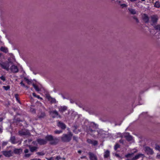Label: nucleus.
Here are the masks:
<instances>
[{
	"label": "nucleus",
	"instance_id": "f257e3e1",
	"mask_svg": "<svg viewBox=\"0 0 160 160\" xmlns=\"http://www.w3.org/2000/svg\"><path fill=\"white\" fill-rule=\"evenodd\" d=\"M45 138L47 139V142H48L49 144L51 145H56L59 142V140L58 138L54 137L52 135H47Z\"/></svg>",
	"mask_w": 160,
	"mask_h": 160
},
{
	"label": "nucleus",
	"instance_id": "f03ea898",
	"mask_svg": "<svg viewBox=\"0 0 160 160\" xmlns=\"http://www.w3.org/2000/svg\"><path fill=\"white\" fill-rule=\"evenodd\" d=\"M72 134L71 132L68 134H64L61 138L62 141L63 142H69L71 140Z\"/></svg>",
	"mask_w": 160,
	"mask_h": 160
},
{
	"label": "nucleus",
	"instance_id": "7ed1b4c3",
	"mask_svg": "<svg viewBox=\"0 0 160 160\" xmlns=\"http://www.w3.org/2000/svg\"><path fill=\"white\" fill-rule=\"evenodd\" d=\"M1 152L3 155L7 157H10L13 155V152L11 150H6Z\"/></svg>",
	"mask_w": 160,
	"mask_h": 160
},
{
	"label": "nucleus",
	"instance_id": "20e7f679",
	"mask_svg": "<svg viewBox=\"0 0 160 160\" xmlns=\"http://www.w3.org/2000/svg\"><path fill=\"white\" fill-rule=\"evenodd\" d=\"M19 134L21 136H28L30 135V133L29 130L24 129L18 131Z\"/></svg>",
	"mask_w": 160,
	"mask_h": 160
},
{
	"label": "nucleus",
	"instance_id": "39448f33",
	"mask_svg": "<svg viewBox=\"0 0 160 160\" xmlns=\"http://www.w3.org/2000/svg\"><path fill=\"white\" fill-rule=\"evenodd\" d=\"M10 62H5L0 63V65L2 68L7 71H8L10 66L9 63Z\"/></svg>",
	"mask_w": 160,
	"mask_h": 160
},
{
	"label": "nucleus",
	"instance_id": "423d86ee",
	"mask_svg": "<svg viewBox=\"0 0 160 160\" xmlns=\"http://www.w3.org/2000/svg\"><path fill=\"white\" fill-rule=\"evenodd\" d=\"M144 150L146 153L147 155H152L154 153V152L152 149L151 148L149 147H145L144 149Z\"/></svg>",
	"mask_w": 160,
	"mask_h": 160
},
{
	"label": "nucleus",
	"instance_id": "0eeeda50",
	"mask_svg": "<svg viewBox=\"0 0 160 160\" xmlns=\"http://www.w3.org/2000/svg\"><path fill=\"white\" fill-rule=\"evenodd\" d=\"M37 141L38 143L40 145L46 144L47 143V140L45 138V139L38 138L37 139Z\"/></svg>",
	"mask_w": 160,
	"mask_h": 160
},
{
	"label": "nucleus",
	"instance_id": "6e6552de",
	"mask_svg": "<svg viewBox=\"0 0 160 160\" xmlns=\"http://www.w3.org/2000/svg\"><path fill=\"white\" fill-rule=\"evenodd\" d=\"M88 154L90 160H98L97 157L93 153L90 152L88 153Z\"/></svg>",
	"mask_w": 160,
	"mask_h": 160
},
{
	"label": "nucleus",
	"instance_id": "1a4fd4ad",
	"mask_svg": "<svg viewBox=\"0 0 160 160\" xmlns=\"http://www.w3.org/2000/svg\"><path fill=\"white\" fill-rule=\"evenodd\" d=\"M46 98L50 102L52 103H55L56 102V99L54 98H52L49 94L46 95Z\"/></svg>",
	"mask_w": 160,
	"mask_h": 160
},
{
	"label": "nucleus",
	"instance_id": "9d476101",
	"mask_svg": "<svg viewBox=\"0 0 160 160\" xmlns=\"http://www.w3.org/2000/svg\"><path fill=\"white\" fill-rule=\"evenodd\" d=\"M59 111L61 113H63L67 110L68 107L65 106H61L58 107Z\"/></svg>",
	"mask_w": 160,
	"mask_h": 160
},
{
	"label": "nucleus",
	"instance_id": "9b49d317",
	"mask_svg": "<svg viewBox=\"0 0 160 160\" xmlns=\"http://www.w3.org/2000/svg\"><path fill=\"white\" fill-rule=\"evenodd\" d=\"M22 152V150L21 148L19 149L15 148L13 151V154L14 153L17 155H20Z\"/></svg>",
	"mask_w": 160,
	"mask_h": 160
},
{
	"label": "nucleus",
	"instance_id": "f8f14e48",
	"mask_svg": "<svg viewBox=\"0 0 160 160\" xmlns=\"http://www.w3.org/2000/svg\"><path fill=\"white\" fill-rule=\"evenodd\" d=\"M30 151L32 152H33L37 151L38 148L37 146H32L29 145L28 146Z\"/></svg>",
	"mask_w": 160,
	"mask_h": 160
},
{
	"label": "nucleus",
	"instance_id": "ddd939ff",
	"mask_svg": "<svg viewBox=\"0 0 160 160\" xmlns=\"http://www.w3.org/2000/svg\"><path fill=\"white\" fill-rule=\"evenodd\" d=\"M57 126L59 128H61L63 130L65 129L66 128V126L65 124L64 123L60 121L58 122L57 124Z\"/></svg>",
	"mask_w": 160,
	"mask_h": 160
},
{
	"label": "nucleus",
	"instance_id": "4468645a",
	"mask_svg": "<svg viewBox=\"0 0 160 160\" xmlns=\"http://www.w3.org/2000/svg\"><path fill=\"white\" fill-rule=\"evenodd\" d=\"M11 71L14 73H17L18 72V69L17 66L12 65L10 68Z\"/></svg>",
	"mask_w": 160,
	"mask_h": 160
},
{
	"label": "nucleus",
	"instance_id": "2eb2a0df",
	"mask_svg": "<svg viewBox=\"0 0 160 160\" xmlns=\"http://www.w3.org/2000/svg\"><path fill=\"white\" fill-rule=\"evenodd\" d=\"M151 18V21L153 23H157L158 19V16L156 15L152 16Z\"/></svg>",
	"mask_w": 160,
	"mask_h": 160
},
{
	"label": "nucleus",
	"instance_id": "dca6fc26",
	"mask_svg": "<svg viewBox=\"0 0 160 160\" xmlns=\"http://www.w3.org/2000/svg\"><path fill=\"white\" fill-rule=\"evenodd\" d=\"M144 154L142 153H139L136 155L134 157H133L132 159V160H136L138 159L140 157L143 158L144 157Z\"/></svg>",
	"mask_w": 160,
	"mask_h": 160
},
{
	"label": "nucleus",
	"instance_id": "f3484780",
	"mask_svg": "<svg viewBox=\"0 0 160 160\" xmlns=\"http://www.w3.org/2000/svg\"><path fill=\"white\" fill-rule=\"evenodd\" d=\"M142 18L144 22L146 23H148L149 22V18L148 16L146 14H144L142 16Z\"/></svg>",
	"mask_w": 160,
	"mask_h": 160
},
{
	"label": "nucleus",
	"instance_id": "a211bd4d",
	"mask_svg": "<svg viewBox=\"0 0 160 160\" xmlns=\"http://www.w3.org/2000/svg\"><path fill=\"white\" fill-rule=\"evenodd\" d=\"M89 127L97 129L98 128V125L94 122H90Z\"/></svg>",
	"mask_w": 160,
	"mask_h": 160
},
{
	"label": "nucleus",
	"instance_id": "6ab92c4d",
	"mask_svg": "<svg viewBox=\"0 0 160 160\" xmlns=\"http://www.w3.org/2000/svg\"><path fill=\"white\" fill-rule=\"evenodd\" d=\"M9 141L13 144L17 143L15 137L14 136H12L10 138Z\"/></svg>",
	"mask_w": 160,
	"mask_h": 160
},
{
	"label": "nucleus",
	"instance_id": "aec40b11",
	"mask_svg": "<svg viewBox=\"0 0 160 160\" xmlns=\"http://www.w3.org/2000/svg\"><path fill=\"white\" fill-rule=\"evenodd\" d=\"M124 137L126 138V140L128 141H131L132 139V136L129 135L128 134H126L125 135H124Z\"/></svg>",
	"mask_w": 160,
	"mask_h": 160
},
{
	"label": "nucleus",
	"instance_id": "412c9836",
	"mask_svg": "<svg viewBox=\"0 0 160 160\" xmlns=\"http://www.w3.org/2000/svg\"><path fill=\"white\" fill-rule=\"evenodd\" d=\"M38 118H43L46 116V114L44 112H42L38 114Z\"/></svg>",
	"mask_w": 160,
	"mask_h": 160
},
{
	"label": "nucleus",
	"instance_id": "4be33fe9",
	"mask_svg": "<svg viewBox=\"0 0 160 160\" xmlns=\"http://www.w3.org/2000/svg\"><path fill=\"white\" fill-rule=\"evenodd\" d=\"M110 156V151L109 150H107L104 153V157L105 158H107Z\"/></svg>",
	"mask_w": 160,
	"mask_h": 160
},
{
	"label": "nucleus",
	"instance_id": "5701e85b",
	"mask_svg": "<svg viewBox=\"0 0 160 160\" xmlns=\"http://www.w3.org/2000/svg\"><path fill=\"white\" fill-rule=\"evenodd\" d=\"M128 10L129 12H130V13L132 14H136V12L135 10L134 9L130 8H128Z\"/></svg>",
	"mask_w": 160,
	"mask_h": 160
},
{
	"label": "nucleus",
	"instance_id": "b1692460",
	"mask_svg": "<svg viewBox=\"0 0 160 160\" xmlns=\"http://www.w3.org/2000/svg\"><path fill=\"white\" fill-rule=\"evenodd\" d=\"M1 50L4 52L7 53L8 52V50L7 48L2 47L1 48Z\"/></svg>",
	"mask_w": 160,
	"mask_h": 160
},
{
	"label": "nucleus",
	"instance_id": "393cba45",
	"mask_svg": "<svg viewBox=\"0 0 160 160\" xmlns=\"http://www.w3.org/2000/svg\"><path fill=\"white\" fill-rule=\"evenodd\" d=\"M51 114L53 115H56V116L58 115V113L56 110H54L50 112Z\"/></svg>",
	"mask_w": 160,
	"mask_h": 160
},
{
	"label": "nucleus",
	"instance_id": "a878e982",
	"mask_svg": "<svg viewBox=\"0 0 160 160\" xmlns=\"http://www.w3.org/2000/svg\"><path fill=\"white\" fill-rule=\"evenodd\" d=\"M155 30L160 31V25L158 24L154 26Z\"/></svg>",
	"mask_w": 160,
	"mask_h": 160
},
{
	"label": "nucleus",
	"instance_id": "bb28decb",
	"mask_svg": "<svg viewBox=\"0 0 160 160\" xmlns=\"http://www.w3.org/2000/svg\"><path fill=\"white\" fill-rule=\"evenodd\" d=\"M91 128V127H89V128L87 130L88 133L92 132L95 131V130H92Z\"/></svg>",
	"mask_w": 160,
	"mask_h": 160
},
{
	"label": "nucleus",
	"instance_id": "cd10ccee",
	"mask_svg": "<svg viewBox=\"0 0 160 160\" xmlns=\"http://www.w3.org/2000/svg\"><path fill=\"white\" fill-rule=\"evenodd\" d=\"M154 6L158 8H159L160 7L159 2L158 1H157L154 4Z\"/></svg>",
	"mask_w": 160,
	"mask_h": 160
},
{
	"label": "nucleus",
	"instance_id": "c85d7f7f",
	"mask_svg": "<svg viewBox=\"0 0 160 160\" xmlns=\"http://www.w3.org/2000/svg\"><path fill=\"white\" fill-rule=\"evenodd\" d=\"M2 88L5 90L8 91V90H9V89L10 88V86L9 85H8L7 86H4L2 87Z\"/></svg>",
	"mask_w": 160,
	"mask_h": 160
},
{
	"label": "nucleus",
	"instance_id": "c756f323",
	"mask_svg": "<svg viewBox=\"0 0 160 160\" xmlns=\"http://www.w3.org/2000/svg\"><path fill=\"white\" fill-rule=\"evenodd\" d=\"M32 86L36 91H39L40 90L39 88L35 84L33 83Z\"/></svg>",
	"mask_w": 160,
	"mask_h": 160
},
{
	"label": "nucleus",
	"instance_id": "7c9ffc66",
	"mask_svg": "<svg viewBox=\"0 0 160 160\" xmlns=\"http://www.w3.org/2000/svg\"><path fill=\"white\" fill-rule=\"evenodd\" d=\"M15 98H16V100L19 103H20V101L18 98V95L17 94L15 95Z\"/></svg>",
	"mask_w": 160,
	"mask_h": 160
},
{
	"label": "nucleus",
	"instance_id": "2f4dec72",
	"mask_svg": "<svg viewBox=\"0 0 160 160\" xmlns=\"http://www.w3.org/2000/svg\"><path fill=\"white\" fill-rule=\"evenodd\" d=\"M98 144V142L96 140H93L92 142V144L93 146H96Z\"/></svg>",
	"mask_w": 160,
	"mask_h": 160
},
{
	"label": "nucleus",
	"instance_id": "473e14b6",
	"mask_svg": "<svg viewBox=\"0 0 160 160\" xmlns=\"http://www.w3.org/2000/svg\"><path fill=\"white\" fill-rule=\"evenodd\" d=\"M36 154L39 155L43 156L45 155V153L43 152H38Z\"/></svg>",
	"mask_w": 160,
	"mask_h": 160
},
{
	"label": "nucleus",
	"instance_id": "72a5a7b5",
	"mask_svg": "<svg viewBox=\"0 0 160 160\" xmlns=\"http://www.w3.org/2000/svg\"><path fill=\"white\" fill-rule=\"evenodd\" d=\"M133 153H128L127 155H126L125 157L127 158H128L129 157H131L133 155Z\"/></svg>",
	"mask_w": 160,
	"mask_h": 160
},
{
	"label": "nucleus",
	"instance_id": "f704fd0d",
	"mask_svg": "<svg viewBox=\"0 0 160 160\" xmlns=\"http://www.w3.org/2000/svg\"><path fill=\"white\" fill-rule=\"evenodd\" d=\"M155 148L157 150L160 151V145L156 144Z\"/></svg>",
	"mask_w": 160,
	"mask_h": 160
},
{
	"label": "nucleus",
	"instance_id": "c9c22d12",
	"mask_svg": "<svg viewBox=\"0 0 160 160\" xmlns=\"http://www.w3.org/2000/svg\"><path fill=\"white\" fill-rule=\"evenodd\" d=\"M120 147V146L118 144H116L114 146V149L115 150H116L117 149L119 148Z\"/></svg>",
	"mask_w": 160,
	"mask_h": 160
},
{
	"label": "nucleus",
	"instance_id": "e433bc0d",
	"mask_svg": "<svg viewBox=\"0 0 160 160\" xmlns=\"http://www.w3.org/2000/svg\"><path fill=\"white\" fill-rule=\"evenodd\" d=\"M62 132V130H56L54 131L55 133L56 134H60Z\"/></svg>",
	"mask_w": 160,
	"mask_h": 160
},
{
	"label": "nucleus",
	"instance_id": "4c0bfd02",
	"mask_svg": "<svg viewBox=\"0 0 160 160\" xmlns=\"http://www.w3.org/2000/svg\"><path fill=\"white\" fill-rule=\"evenodd\" d=\"M120 6L122 8H126L128 5L125 4H120Z\"/></svg>",
	"mask_w": 160,
	"mask_h": 160
},
{
	"label": "nucleus",
	"instance_id": "58836bf2",
	"mask_svg": "<svg viewBox=\"0 0 160 160\" xmlns=\"http://www.w3.org/2000/svg\"><path fill=\"white\" fill-rule=\"evenodd\" d=\"M24 79L26 80V81L28 84H30L31 83V81L28 79L26 78H25Z\"/></svg>",
	"mask_w": 160,
	"mask_h": 160
},
{
	"label": "nucleus",
	"instance_id": "ea45409f",
	"mask_svg": "<svg viewBox=\"0 0 160 160\" xmlns=\"http://www.w3.org/2000/svg\"><path fill=\"white\" fill-rule=\"evenodd\" d=\"M0 78L3 81H4L6 80L5 77L3 76H2L0 77Z\"/></svg>",
	"mask_w": 160,
	"mask_h": 160
},
{
	"label": "nucleus",
	"instance_id": "a19ab883",
	"mask_svg": "<svg viewBox=\"0 0 160 160\" xmlns=\"http://www.w3.org/2000/svg\"><path fill=\"white\" fill-rule=\"evenodd\" d=\"M133 18L135 20L136 22L138 23L139 22V21L138 20V18L136 17L135 16H133Z\"/></svg>",
	"mask_w": 160,
	"mask_h": 160
},
{
	"label": "nucleus",
	"instance_id": "79ce46f5",
	"mask_svg": "<svg viewBox=\"0 0 160 160\" xmlns=\"http://www.w3.org/2000/svg\"><path fill=\"white\" fill-rule=\"evenodd\" d=\"M32 154L28 153V154H25L24 155V157L27 158L29 157Z\"/></svg>",
	"mask_w": 160,
	"mask_h": 160
},
{
	"label": "nucleus",
	"instance_id": "37998d69",
	"mask_svg": "<svg viewBox=\"0 0 160 160\" xmlns=\"http://www.w3.org/2000/svg\"><path fill=\"white\" fill-rule=\"evenodd\" d=\"M92 141L93 140H91V139H88L87 140L88 142V143H89L90 144H92Z\"/></svg>",
	"mask_w": 160,
	"mask_h": 160
},
{
	"label": "nucleus",
	"instance_id": "c03bdc74",
	"mask_svg": "<svg viewBox=\"0 0 160 160\" xmlns=\"http://www.w3.org/2000/svg\"><path fill=\"white\" fill-rule=\"evenodd\" d=\"M8 143V142H3L2 143V145L3 146H5L7 145Z\"/></svg>",
	"mask_w": 160,
	"mask_h": 160
},
{
	"label": "nucleus",
	"instance_id": "a18cd8bd",
	"mask_svg": "<svg viewBox=\"0 0 160 160\" xmlns=\"http://www.w3.org/2000/svg\"><path fill=\"white\" fill-rule=\"evenodd\" d=\"M3 131V128L2 125H0V133L2 132Z\"/></svg>",
	"mask_w": 160,
	"mask_h": 160
},
{
	"label": "nucleus",
	"instance_id": "49530a36",
	"mask_svg": "<svg viewBox=\"0 0 160 160\" xmlns=\"http://www.w3.org/2000/svg\"><path fill=\"white\" fill-rule=\"evenodd\" d=\"M29 152V150L28 149H25L24 150V152L25 154L28 153Z\"/></svg>",
	"mask_w": 160,
	"mask_h": 160
},
{
	"label": "nucleus",
	"instance_id": "de8ad7c7",
	"mask_svg": "<svg viewBox=\"0 0 160 160\" xmlns=\"http://www.w3.org/2000/svg\"><path fill=\"white\" fill-rule=\"evenodd\" d=\"M61 158L59 156H57L56 158V159L57 160H59Z\"/></svg>",
	"mask_w": 160,
	"mask_h": 160
},
{
	"label": "nucleus",
	"instance_id": "09e8293b",
	"mask_svg": "<svg viewBox=\"0 0 160 160\" xmlns=\"http://www.w3.org/2000/svg\"><path fill=\"white\" fill-rule=\"evenodd\" d=\"M20 84L23 87H25V84L22 81L20 82Z\"/></svg>",
	"mask_w": 160,
	"mask_h": 160
},
{
	"label": "nucleus",
	"instance_id": "8fccbe9b",
	"mask_svg": "<svg viewBox=\"0 0 160 160\" xmlns=\"http://www.w3.org/2000/svg\"><path fill=\"white\" fill-rule=\"evenodd\" d=\"M48 160H54L53 158H46Z\"/></svg>",
	"mask_w": 160,
	"mask_h": 160
},
{
	"label": "nucleus",
	"instance_id": "3c124183",
	"mask_svg": "<svg viewBox=\"0 0 160 160\" xmlns=\"http://www.w3.org/2000/svg\"><path fill=\"white\" fill-rule=\"evenodd\" d=\"M77 138L75 136L73 137V140L77 141Z\"/></svg>",
	"mask_w": 160,
	"mask_h": 160
},
{
	"label": "nucleus",
	"instance_id": "603ef678",
	"mask_svg": "<svg viewBox=\"0 0 160 160\" xmlns=\"http://www.w3.org/2000/svg\"><path fill=\"white\" fill-rule=\"evenodd\" d=\"M115 156L118 158H120V157L119 156V155L118 154L116 153L115 154Z\"/></svg>",
	"mask_w": 160,
	"mask_h": 160
},
{
	"label": "nucleus",
	"instance_id": "864d4df0",
	"mask_svg": "<svg viewBox=\"0 0 160 160\" xmlns=\"http://www.w3.org/2000/svg\"><path fill=\"white\" fill-rule=\"evenodd\" d=\"M86 158V156H82V157H81V158L82 159L83 158Z\"/></svg>",
	"mask_w": 160,
	"mask_h": 160
},
{
	"label": "nucleus",
	"instance_id": "5fc2aeb1",
	"mask_svg": "<svg viewBox=\"0 0 160 160\" xmlns=\"http://www.w3.org/2000/svg\"><path fill=\"white\" fill-rule=\"evenodd\" d=\"M3 119V118L2 117L0 118V122H2Z\"/></svg>",
	"mask_w": 160,
	"mask_h": 160
},
{
	"label": "nucleus",
	"instance_id": "6e6d98bb",
	"mask_svg": "<svg viewBox=\"0 0 160 160\" xmlns=\"http://www.w3.org/2000/svg\"><path fill=\"white\" fill-rule=\"evenodd\" d=\"M119 142H120V143H123V140H122L121 139L120 140H119Z\"/></svg>",
	"mask_w": 160,
	"mask_h": 160
},
{
	"label": "nucleus",
	"instance_id": "4d7b16f0",
	"mask_svg": "<svg viewBox=\"0 0 160 160\" xmlns=\"http://www.w3.org/2000/svg\"><path fill=\"white\" fill-rule=\"evenodd\" d=\"M32 95H33V96H34V97H36L37 96V95L35 93H32Z\"/></svg>",
	"mask_w": 160,
	"mask_h": 160
},
{
	"label": "nucleus",
	"instance_id": "13d9d810",
	"mask_svg": "<svg viewBox=\"0 0 160 160\" xmlns=\"http://www.w3.org/2000/svg\"><path fill=\"white\" fill-rule=\"evenodd\" d=\"M82 152V151L81 150H79L78 151V152L80 154Z\"/></svg>",
	"mask_w": 160,
	"mask_h": 160
},
{
	"label": "nucleus",
	"instance_id": "bf43d9fd",
	"mask_svg": "<svg viewBox=\"0 0 160 160\" xmlns=\"http://www.w3.org/2000/svg\"><path fill=\"white\" fill-rule=\"evenodd\" d=\"M36 141H33L32 142V143L33 144L35 145L36 144Z\"/></svg>",
	"mask_w": 160,
	"mask_h": 160
},
{
	"label": "nucleus",
	"instance_id": "052dcab7",
	"mask_svg": "<svg viewBox=\"0 0 160 160\" xmlns=\"http://www.w3.org/2000/svg\"><path fill=\"white\" fill-rule=\"evenodd\" d=\"M57 116H56V115H53L52 116V118H55Z\"/></svg>",
	"mask_w": 160,
	"mask_h": 160
},
{
	"label": "nucleus",
	"instance_id": "680f3d73",
	"mask_svg": "<svg viewBox=\"0 0 160 160\" xmlns=\"http://www.w3.org/2000/svg\"><path fill=\"white\" fill-rule=\"evenodd\" d=\"M36 97H37L38 98H40L39 96L38 95H37Z\"/></svg>",
	"mask_w": 160,
	"mask_h": 160
},
{
	"label": "nucleus",
	"instance_id": "e2e57ef3",
	"mask_svg": "<svg viewBox=\"0 0 160 160\" xmlns=\"http://www.w3.org/2000/svg\"><path fill=\"white\" fill-rule=\"evenodd\" d=\"M157 157H158V158H160V155H158Z\"/></svg>",
	"mask_w": 160,
	"mask_h": 160
},
{
	"label": "nucleus",
	"instance_id": "0e129e2a",
	"mask_svg": "<svg viewBox=\"0 0 160 160\" xmlns=\"http://www.w3.org/2000/svg\"><path fill=\"white\" fill-rule=\"evenodd\" d=\"M120 137H121V138H122V134L121 133H120Z\"/></svg>",
	"mask_w": 160,
	"mask_h": 160
},
{
	"label": "nucleus",
	"instance_id": "69168bd1",
	"mask_svg": "<svg viewBox=\"0 0 160 160\" xmlns=\"http://www.w3.org/2000/svg\"><path fill=\"white\" fill-rule=\"evenodd\" d=\"M25 87L27 89H28V87L26 85H25V87Z\"/></svg>",
	"mask_w": 160,
	"mask_h": 160
},
{
	"label": "nucleus",
	"instance_id": "338daca9",
	"mask_svg": "<svg viewBox=\"0 0 160 160\" xmlns=\"http://www.w3.org/2000/svg\"><path fill=\"white\" fill-rule=\"evenodd\" d=\"M58 117H59V118H61V116L60 115H59V114H58Z\"/></svg>",
	"mask_w": 160,
	"mask_h": 160
},
{
	"label": "nucleus",
	"instance_id": "774afa93",
	"mask_svg": "<svg viewBox=\"0 0 160 160\" xmlns=\"http://www.w3.org/2000/svg\"><path fill=\"white\" fill-rule=\"evenodd\" d=\"M34 160H37L38 159L37 158H33Z\"/></svg>",
	"mask_w": 160,
	"mask_h": 160
}]
</instances>
